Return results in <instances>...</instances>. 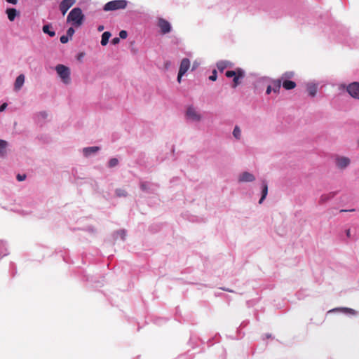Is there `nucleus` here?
<instances>
[{
	"instance_id": "obj_1",
	"label": "nucleus",
	"mask_w": 359,
	"mask_h": 359,
	"mask_svg": "<svg viewBox=\"0 0 359 359\" xmlns=\"http://www.w3.org/2000/svg\"><path fill=\"white\" fill-rule=\"evenodd\" d=\"M84 19L85 16L81 9L79 7H76L69 13L67 22H72V25L75 27H79L83 24Z\"/></svg>"
},
{
	"instance_id": "obj_2",
	"label": "nucleus",
	"mask_w": 359,
	"mask_h": 359,
	"mask_svg": "<svg viewBox=\"0 0 359 359\" xmlns=\"http://www.w3.org/2000/svg\"><path fill=\"white\" fill-rule=\"evenodd\" d=\"M128 1L127 0H113L106 3L103 7L104 11H114L126 8Z\"/></svg>"
},
{
	"instance_id": "obj_3",
	"label": "nucleus",
	"mask_w": 359,
	"mask_h": 359,
	"mask_svg": "<svg viewBox=\"0 0 359 359\" xmlns=\"http://www.w3.org/2000/svg\"><path fill=\"white\" fill-rule=\"evenodd\" d=\"M55 70L64 83L68 84L70 82V69L69 67L64 65H57L55 67Z\"/></svg>"
},
{
	"instance_id": "obj_4",
	"label": "nucleus",
	"mask_w": 359,
	"mask_h": 359,
	"mask_svg": "<svg viewBox=\"0 0 359 359\" xmlns=\"http://www.w3.org/2000/svg\"><path fill=\"white\" fill-rule=\"evenodd\" d=\"M157 26L162 34L170 33L172 30L171 24L167 20L162 18L158 19Z\"/></svg>"
},
{
	"instance_id": "obj_5",
	"label": "nucleus",
	"mask_w": 359,
	"mask_h": 359,
	"mask_svg": "<svg viewBox=\"0 0 359 359\" xmlns=\"http://www.w3.org/2000/svg\"><path fill=\"white\" fill-rule=\"evenodd\" d=\"M186 117L187 119L191 120L193 121H199L202 118L201 115L198 113V111L193 106H189L187 109Z\"/></svg>"
},
{
	"instance_id": "obj_6",
	"label": "nucleus",
	"mask_w": 359,
	"mask_h": 359,
	"mask_svg": "<svg viewBox=\"0 0 359 359\" xmlns=\"http://www.w3.org/2000/svg\"><path fill=\"white\" fill-rule=\"evenodd\" d=\"M347 92L354 98L359 99V83L353 82L347 86Z\"/></svg>"
},
{
	"instance_id": "obj_7",
	"label": "nucleus",
	"mask_w": 359,
	"mask_h": 359,
	"mask_svg": "<svg viewBox=\"0 0 359 359\" xmlns=\"http://www.w3.org/2000/svg\"><path fill=\"white\" fill-rule=\"evenodd\" d=\"M76 0H62L60 5L59 8L62 15H65L67 11L76 3Z\"/></svg>"
},
{
	"instance_id": "obj_8",
	"label": "nucleus",
	"mask_w": 359,
	"mask_h": 359,
	"mask_svg": "<svg viewBox=\"0 0 359 359\" xmlns=\"http://www.w3.org/2000/svg\"><path fill=\"white\" fill-rule=\"evenodd\" d=\"M190 68V60L185 57L181 60L179 69L180 76H184Z\"/></svg>"
},
{
	"instance_id": "obj_9",
	"label": "nucleus",
	"mask_w": 359,
	"mask_h": 359,
	"mask_svg": "<svg viewBox=\"0 0 359 359\" xmlns=\"http://www.w3.org/2000/svg\"><path fill=\"white\" fill-rule=\"evenodd\" d=\"M255 180V177L249 172H242L238 177L240 182H251Z\"/></svg>"
},
{
	"instance_id": "obj_10",
	"label": "nucleus",
	"mask_w": 359,
	"mask_h": 359,
	"mask_svg": "<svg viewBox=\"0 0 359 359\" xmlns=\"http://www.w3.org/2000/svg\"><path fill=\"white\" fill-rule=\"evenodd\" d=\"M264 11H266V12H269V15L271 18H278L283 16V15L282 9L280 8H279L278 6H273L271 8V11H268L266 9H264Z\"/></svg>"
},
{
	"instance_id": "obj_11",
	"label": "nucleus",
	"mask_w": 359,
	"mask_h": 359,
	"mask_svg": "<svg viewBox=\"0 0 359 359\" xmlns=\"http://www.w3.org/2000/svg\"><path fill=\"white\" fill-rule=\"evenodd\" d=\"M6 13L8 20L11 22L14 21L15 18L20 15V11L15 8H6Z\"/></svg>"
},
{
	"instance_id": "obj_12",
	"label": "nucleus",
	"mask_w": 359,
	"mask_h": 359,
	"mask_svg": "<svg viewBox=\"0 0 359 359\" xmlns=\"http://www.w3.org/2000/svg\"><path fill=\"white\" fill-rule=\"evenodd\" d=\"M337 311H341L346 315H355L357 313L356 311H355L354 309L347 307L334 308L333 309L330 310L328 313Z\"/></svg>"
},
{
	"instance_id": "obj_13",
	"label": "nucleus",
	"mask_w": 359,
	"mask_h": 359,
	"mask_svg": "<svg viewBox=\"0 0 359 359\" xmlns=\"http://www.w3.org/2000/svg\"><path fill=\"white\" fill-rule=\"evenodd\" d=\"M245 76V72L241 68H238V74L233 78V88H236L241 83V79Z\"/></svg>"
},
{
	"instance_id": "obj_14",
	"label": "nucleus",
	"mask_w": 359,
	"mask_h": 359,
	"mask_svg": "<svg viewBox=\"0 0 359 359\" xmlns=\"http://www.w3.org/2000/svg\"><path fill=\"white\" fill-rule=\"evenodd\" d=\"M25 76L24 74H21L15 79V83H14V90L18 91L21 89V88L23 86L25 83Z\"/></svg>"
},
{
	"instance_id": "obj_15",
	"label": "nucleus",
	"mask_w": 359,
	"mask_h": 359,
	"mask_svg": "<svg viewBox=\"0 0 359 359\" xmlns=\"http://www.w3.org/2000/svg\"><path fill=\"white\" fill-rule=\"evenodd\" d=\"M100 150V147L97 146L88 147L83 149V154L85 157H89Z\"/></svg>"
},
{
	"instance_id": "obj_16",
	"label": "nucleus",
	"mask_w": 359,
	"mask_h": 359,
	"mask_svg": "<svg viewBox=\"0 0 359 359\" xmlns=\"http://www.w3.org/2000/svg\"><path fill=\"white\" fill-rule=\"evenodd\" d=\"M336 163L339 168L343 169L349 165L350 159L347 157H339L337 158Z\"/></svg>"
},
{
	"instance_id": "obj_17",
	"label": "nucleus",
	"mask_w": 359,
	"mask_h": 359,
	"mask_svg": "<svg viewBox=\"0 0 359 359\" xmlns=\"http://www.w3.org/2000/svg\"><path fill=\"white\" fill-rule=\"evenodd\" d=\"M262 196L259 201V203L262 204L268 194V184L266 180L262 182Z\"/></svg>"
},
{
	"instance_id": "obj_18",
	"label": "nucleus",
	"mask_w": 359,
	"mask_h": 359,
	"mask_svg": "<svg viewBox=\"0 0 359 359\" xmlns=\"http://www.w3.org/2000/svg\"><path fill=\"white\" fill-rule=\"evenodd\" d=\"M337 194V191H332L328 194H323L320 197L319 203L323 204L327 201L332 199Z\"/></svg>"
},
{
	"instance_id": "obj_19",
	"label": "nucleus",
	"mask_w": 359,
	"mask_h": 359,
	"mask_svg": "<svg viewBox=\"0 0 359 359\" xmlns=\"http://www.w3.org/2000/svg\"><path fill=\"white\" fill-rule=\"evenodd\" d=\"M153 185L148 182H140V189L142 191L146 193H153L154 189Z\"/></svg>"
},
{
	"instance_id": "obj_20",
	"label": "nucleus",
	"mask_w": 359,
	"mask_h": 359,
	"mask_svg": "<svg viewBox=\"0 0 359 359\" xmlns=\"http://www.w3.org/2000/svg\"><path fill=\"white\" fill-rule=\"evenodd\" d=\"M282 86L285 90H292L296 87V83L291 80L284 79L281 81Z\"/></svg>"
},
{
	"instance_id": "obj_21",
	"label": "nucleus",
	"mask_w": 359,
	"mask_h": 359,
	"mask_svg": "<svg viewBox=\"0 0 359 359\" xmlns=\"http://www.w3.org/2000/svg\"><path fill=\"white\" fill-rule=\"evenodd\" d=\"M8 255V245L6 241H0V257H4Z\"/></svg>"
},
{
	"instance_id": "obj_22",
	"label": "nucleus",
	"mask_w": 359,
	"mask_h": 359,
	"mask_svg": "<svg viewBox=\"0 0 359 359\" xmlns=\"http://www.w3.org/2000/svg\"><path fill=\"white\" fill-rule=\"evenodd\" d=\"M271 83H272L271 86H272L273 92L274 93L278 94L280 93V87L282 85L281 79L272 80Z\"/></svg>"
},
{
	"instance_id": "obj_23",
	"label": "nucleus",
	"mask_w": 359,
	"mask_h": 359,
	"mask_svg": "<svg viewBox=\"0 0 359 359\" xmlns=\"http://www.w3.org/2000/svg\"><path fill=\"white\" fill-rule=\"evenodd\" d=\"M318 86L315 83H309L307 85V91L311 97H315L317 93Z\"/></svg>"
},
{
	"instance_id": "obj_24",
	"label": "nucleus",
	"mask_w": 359,
	"mask_h": 359,
	"mask_svg": "<svg viewBox=\"0 0 359 359\" xmlns=\"http://www.w3.org/2000/svg\"><path fill=\"white\" fill-rule=\"evenodd\" d=\"M52 26L50 24H46L43 26L42 30L43 32L49 35L50 37H53L55 35V32L51 29Z\"/></svg>"
},
{
	"instance_id": "obj_25",
	"label": "nucleus",
	"mask_w": 359,
	"mask_h": 359,
	"mask_svg": "<svg viewBox=\"0 0 359 359\" xmlns=\"http://www.w3.org/2000/svg\"><path fill=\"white\" fill-rule=\"evenodd\" d=\"M111 34L109 32H104L102 33L101 36V41L100 43L102 46H106L109 40V38L111 37Z\"/></svg>"
},
{
	"instance_id": "obj_26",
	"label": "nucleus",
	"mask_w": 359,
	"mask_h": 359,
	"mask_svg": "<svg viewBox=\"0 0 359 359\" xmlns=\"http://www.w3.org/2000/svg\"><path fill=\"white\" fill-rule=\"evenodd\" d=\"M8 142L6 140H0V156L4 157L6 155V147Z\"/></svg>"
},
{
	"instance_id": "obj_27",
	"label": "nucleus",
	"mask_w": 359,
	"mask_h": 359,
	"mask_svg": "<svg viewBox=\"0 0 359 359\" xmlns=\"http://www.w3.org/2000/svg\"><path fill=\"white\" fill-rule=\"evenodd\" d=\"M17 272H18V270H17L16 264L13 262H10L8 273H9L11 277L14 278L15 276V275L17 274Z\"/></svg>"
},
{
	"instance_id": "obj_28",
	"label": "nucleus",
	"mask_w": 359,
	"mask_h": 359,
	"mask_svg": "<svg viewBox=\"0 0 359 359\" xmlns=\"http://www.w3.org/2000/svg\"><path fill=\"white\" fill-rule=\"evenodd\" d=\"M229 64V62L225 61V60H220L217 62V67L219 69V72H223Z\"/></svg>"
},
{
	"instance_id": "obj_29",
	"label": "nucleus",
	"mask_w": 359,
	"mask_h": 359,
	"mask_svg": "<svg viewBox=\"0 0 359 359\" xmlns=\"http://www.w3.org/2000/svg\"><path fill=\"white\" fill-rule=\"evenodd\" d=\"M48 117V113L46 111H41L36 115L37 121H44Z\"/></svg>"
},
{
	"instance_id": "obj_30",
	"label": "nucleus",
	"mask_w": 359,
	"mask_h": 359,
	"mask_svg": "<svg viewBox=\"0 0 359 359\" xmlns=\"http://www.w3.org/2000/svg\"><path fill=\"white\" fill-rule=\"evenodd\" d=\"M294 72H292V71L286 72L282 74L281 77L279 79H281V81L284 80V79L290 80V79H292L294 76Z\"/></svg>"
},
{
	"instance_id": "obj_31",
	"label": "nucleus",
	"mask_w": 359,
	"mask_h": 359,
	"mask_svg": "<svg viewBox=\"0 0 359 359\" xmlns=\"http://www.w3.org/2000/svg\"><path fill=\"white\" fill-rule=\"evenodd\" d=\"M233 135L236 140H240L241 136V130L238 126H236L233 130Z\"/></svg>"
},
{
	"instance_id": "obj_32",
	"label": "nucleus",
	"mask_w": 359,
	"mask_h": 359,
	"mask_svg": "<svg viewBox=\"0 0 359 359\" xmlns=\"http://www.w3.org/2000/svg\"><path fill=\"white\" fill-rule=\"evenodd\" d=\"M118 164V160L116 158H111L108 161L107 166L109 168H114Z\"/></svg>"
},
{
	"instance_id": "obj_33",
	"label": "nucleus",
	"mask_w": 359,
	"mask_h": 359,
	"mask_svg": "<svg viewBox=\"0 0 359 359\" xmlns=\"http://www.w3.org/2000/svg\"><path fill=\"white\" fill-rule=\"evenodd\" d=\"M116 236H119L123 241L126 239V231L125 229H120L115 232Z\"/></svg>"
},
{
	"instance_id": "obj_34",
	"label": "nucleus",
	"mask_w": 359,
	"mask_h": 359,
	"mask_svg": "<svg viewBox=\"0 0 359 359\" xmlns=\"http://www.w3.org/2000/svg\"><path fill=\"white\" fill-rule=\"evenodd\" d=\"M236 74H238V68L236 70H227L225 72V76L227 78H233Z\"/></svg>"
},
{
	"instance_id": "obj_35",
	"label": "nucleus",
	"mask_w": 359,
	"mask_h": 359,
	"mask_svg": "<svg viewBox=\"0 0 359 359\" xmlns=\"http://www.w3.org/2000/svg\"><path fill=\"white\" fill-rule=\"evenodd\" d=\"M115 192H116V194L119 197L127 196V192L124 189H116Z\"/></svg>"
},
{
	"instance_id": "obj_36",
	"label": "nucleus",
	"mask_w": 359,
	"mask_h": 359,
	"mask_svg": "<svg viewBox=\"0 0 359 359\" xmlns=\"http://www.w3.org/2000/svg\"><path fill=\"white\" fill-rule=\"evenodd\" d=\"M217 79V73L215 69H214L212 72V74L209 76V79L212 81H216Z\"/></svg>"
},
{
	"instance_id": "obj_37",
	"label": "nucleus",
	"mask_w": 359,
	"mask_h": 359,
	"mask_svg": "<svg viewBox=\"0 0 359 359\" xmlns=\"http://www.w3.org/2000/svg\"><path fill=\"white\" fill-rule=\"evenodd\" d=\"M69 39L70 38L67 34L62 35L60 36V41L62 43H67L69 41Z\"/></svg>"
},
{
	"instance_id": "obj_38",
	"label": "nucleus",
	"mask_w": 359,
	"mask_h": 359,
	"mask_svg": "<svg viewBox=\"0 0 359 359\" xmlns=\"http://www.w3.org/2000/svg\"><path fill=\"white\" fill-rule=\"evenodd\" d=\"M74 32H75L74 29L71 27L67 30V35L71 39L72 37V36L74 35Z\"/></svg>"
},
{
	"instance_id": "obj_39",
	"label": "nucleus",
	"mask_w": 359,
	"mask_h": 359,
	"mask_svg": "<svg viewBox=\"0 0 359 359\" xmlns=\"http://www.w3.org/2000/svg\"><path fill=\"white\" fill-rule=\"evenodd\" d=\"M128 36V32L126 30H121L119 32V38L126 39Z\"/></svg>"
},
{
	"instance_id": "obj_40",
	"label": "nucleus",
	"mask_w": 359,
	"mask_h": 359,
	"mask_svg": "<svg viewBox=\"0 0 359 359\" xmlns=\"http://www.w3.org/2000/svg\"><path fill=\"white\" fill-rule=\"evenodd\" d=\"M60 256L62 257L64 262L67 264L70 263L69 258L67 256V252H65V254H61Z\"/></svg>"
},
{
	"instance_id": "obj_41",
	"label": "nucleus",
	"mask_w": 359,
	"mask_h": 359,
	"mask_svg": "<svg viewBox=\"0 0 359 359\" xmlns=\"http://www.w3.org/2000/svg\"><path fill=\"white\" fill-rule=\"evenodd\" d=\"M17 178V180L19 181V182H22L23 180H25L26 178V175H20V174H18L16 177Z\"/></svg>"
},
{
	"instance_id": "obj_42",
	"label": "nucleus",
	"mask_w": 359,
	"mask_h": 359,
	"mask_svg": "<svg viewBox=\"0 0 359 359\" xmlns=\"http://www.w3.org/2000/svg\"><path fill=\"white\" fill-rule=\"evenodd\" d=\"M120 42V38L118 37H114L111 39V43L113 44V45H116L118 44V43Z\"/></svg>"
},
{
	"instance_id": "obj_43",
	"label": "nucleus",
	"mask_w": 359,
	"mask_h": 359,
	"mask_svg": "<svg viewBox=\"0 0 359 359\" xmlns=\"http://www.w3.org/2000/svg\"><path fill=\"white\" fill-rule=\"evenodd\" d=\"M198 66H199V63L196 61H194L192 65L191 71L196 70Z\"/></svg>"
},
{
	"instance_id": "obj_44",
	"label": "nucleus",
	"mask_w": 359,
	"mask_h": 359,
	"mask_svg": "<svg viewBox=\"0 0 359 359\" xmlns=\"http://www.w3.org/2000/svg\"><path fill=\"white\" fill-rule=\"evenodd\" d=\"M271 92H273L272 86L271 85H269L266 90V94L269 95Z\"/></svg>"
},
{
	"instance_id": "obj_45",
	"label": "nucleus",
	"mask_w": 359,
	"mask_h": 359,
	"mask_svg": "<svg viewBox=\"0 0 359 359\" xmlns=\"http://www.w3.org/2000/svg\"><path fill=\"white\" fill-rule=\"evenodd\" d=\"M7 106L8 104L6 102L1 104L0 106V112L4 111L6 109Z\"/></svg>"
},
{
	"instance_id": "obj_46",
	"label": "nucleus",
	"mask_w": 359,
	"mask_h": 359,
	"mask_svg": "<svg viewBox=\"0 0 359 359\" xmlns=\"http://www.w3.org/2000/svg\"><path fill=\"white\" fill-rule=\"evenodd\" d=\"M6 1L12 5H16L18 4V0H6Z\"/></svg>"
},
{
	"instance_id": "obj_47",
	"label": "nucleus",
	"mask_w": 359,
	"mask_h": 359,
	"mask_svg": "<svg viewBox=\"0 0 359 359\" xmlns=\"http://www.w3.org/2000/svg\"><path fill=\"white\" fill-rule=\"evenodd\" d=\"M249 324V321L248 320H245L243 322L241 323V325H240V328H243V327H246Z\"/></svg>"
},
{
	"instance_id": "obj_48",
	"label": "nucleus",
	"mask_w": 359,
	"mask_h": 359,
	"mask_svg": "<svg viewBox=\"0 0 359 359\" xmlns=\"http://www.w3.org/2000/svg\"><path fill=\"white\" fill-rule=\"evenodd\" d=\"M271 334H269V333H266V334H265L264 335L263 339H264L265 338H266V339H269V338H271Z\"/></svg>"
},
{
	"instance_id": "obj_49",
	"label": "nucleus",
	"mask_w": 359,
	"mask_h": 359,
	"mask_svg": "<svg viewBox=\"0 0 359 359\" xmlns=\"http://www.w3.org/2000/svg\"><path fill=\"white\" fill-rule=\"evenodd\" d=\"M183 76H180V72H178V74H177V80L178 81V83H181V80H182V77Z\"/></svg>"
},
{
	"instance_id": "obj_50",
	"label": "nucleus",
	"mask_w": 359,
	"mask_h": 359,
	"mask_svg": "<svg viewBox=\"0 0 359 359\" xmlns=\"http://www.w3.org/2000/svg\"><path fill=\"white\" fill-rule=\"evenodd\" d=\"M162 320H163L164 322L165 321V320H163V319L159 318V319L156 320L155 323H156V324H161V321H162Z\"/></svg>"
},
{
	"instance_id": "obj_51",
	"label": "nucleus",
	"mask_w": 359,
	"mask_h": 359,
	"mask_svg": "<svg viewBox=\"0 0 359 359\" xmlns=\"http://www.w3.org/2000/svg\"><path fill=\"white\" fill-rule=\"evenodd\" d=\"M103 29H104V26H103V25H100V26L97 27V30H98L99 32H102Z\"/></svg>"
},
{
	"instance_id": "obj_52",
	"label": "nucleus",
	"mask_w": 359,
	"mask_h": 359,
	"mask_svg": "<svg viewBox=\"0 0 359 359\" xmlns=\"http://www.w3.org/2000/svg\"><path fill=\"white\" fill-rule=\"evenodd\" d=\"M346 235H347V236H350V229L346 230Z\"/></svg>"
},
{
	"instance_id": "obj_53",
	"label": "nucleus",
	"mask_w": 359,
	"mask_h": 359,
	"mask_svg": "<svg viewBox=\"0 0 359 359\" xmlns=\"http://www.w3.org/2000/svg\"><path fill=\"white\" fill-rule=\"evenodd\" d=\"M223 290H225V291H229V292H231V290H227V289H225V288H222Z\"/></svg>"
},
{
	"instance_id": "obj_54",
	"label": "nucleus",
	"mask_w": 359,
	"mask_h": 359,
	"mask_svg": "<svg viewBox=\"0 0 359 359\" xmlns=\"http://www.w3.org/2000/svg\"><path fill=\"white\" fill-rule=\"evenodd\" d=\"M346 210H340V212H346Z\"/></svg>"
},
{
	"instance_id": "obj_55",
	"label": "nucleus",
	"mask_w": 359,
	"mask_h": 359,
	"mask_svg": "<svg viewBox=\"0 0 359 359\" xmlns=\"http://www.w3.org/2000/svg\"><path fill=\"white\" fill-rule=\"evenodd\" d=\"M358 146H359V140H358Z\"/></svg>"
}]
</instances>
